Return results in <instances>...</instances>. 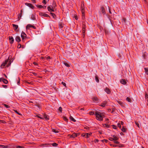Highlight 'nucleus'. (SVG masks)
Here are the masks:
<instances>
[{
  "label": "nucleus",
  "instance_id": "nucleus-39",
  "mask_svg": "<svg viewBox=\"0 0 148 148\" xmlns=\"http://www.w3.org/2000/svg\"><path fill=\"white\" fill-rule=\"evenodd\" d=\"M101 141L103 142H105L106 143H107L108 141V140H107L104 139L103 140H101Z\"/></svg>",
  "mask_w": 148,
  "mask_h": 148
},
{
  "label": "nucleus",
  "instance_id": "nucleus-34",
  "mask_svg": "<svg viewBox=\"0 0 148 148\" xmlns=\"http://www.w3.org/2000/svg\"><path fill=\"white\" fill-rule=\"evenodd\" d=\"M82 137H84L86 138V133H83L82 134Z\"/></svg>",
  "mask_w": 148,
  "mask_h": 148
},
{
  "label": "nucleus",
  "instance_id": "nucleus-13",
  "mask_svg": "<svg viewBox=\"0 0 148 148\" xmlns=\"http://www.w3.org/2000/svg\"><path fill=\"white\" fill-rule=\"evenodd\" d=\"M9 39L10 41V43L11 44H12L13 43L14 40L13 37H9Z\"/></svg>",
  "mask_w": 148,
  "mask_h": 148
},
{
  "label": "nucleus",
  "instance_id": "nucleus-45",
  "mask_svg": "<svg viewBox=\"0 0 148 148\" xmlns=\"http://www.w3.org/2000/svg\"><path fill=\"white\" fill-rule=\"evenodd\" d=\"M112 127L113 129H116V126L115 125H112Z\"/></svg>",
  "mask_w": 148,
  "mask_h": 148
},
{
  "label": "nucleus",
  "instance_id": "nucleus-26",
  "mask_svg": "<svg viewBox=\"0 0 148 148\" xmlns=\"http://www.w3.org/2000/svg\"><path fill=\"white\" fill-rule=\"evenodd\" d=\"M70 119L72 121H73V122H75L76 121V120H75L74 119L73 117L71 116L70 117Z\"/></svg>",
  "mask_w": 148,
  "mask_h": 148
},
{
  "label": "nucleus",
  "instance_id": "nucleus-59",
  "mask_svg": "<svg viewBox=\"0 0 148 148\" xmlns=\"http://www.w3.org/2000/svg\"><path fill=\"white\" fill-rule=\"evenodd\" d=\"M68 136H69L70 137V138H73L72 135L69 134V135H68Z\"/></svg>",
  "mask_w": 148,
  "mask_h": 148
},
{
  "label": "nucleus",
  "instance_id": "nucleus-50",
  "mask_svg": "<svg viewBox=\"0 0 148 148\" xmlns=\"http://www.w3.org/2000/svg\"><path fill=\"white\" fill-rule=\"evenodd\" d=\"M62 108L61 107H60L59 108V110L61 112H62Z\"/></svg>",
  "mask_w": 148,
  "mask_h": 148
},
{
  "label": "nucleus",
  "instance_id": "nucleus-6",
  "mask_svg": "<svg viewBox=\"0 0 148 148\" xmlns=\"http://www.w3.org/2000/svg\"><path fill=\"white\" fill-rule=\"evenodd\" d=\"M39 14L41 16H43L45 17H50L47 14L42 12H40L39 13Z\"/></svg>",
  "mask_w": 148,
  "mask_h": 148
},
{
  "label": "nucleus",
  "instance_id": "nucleus-35",
  "mask_svg": "<svg viewBox=\"0 0 148 148\" xmlns=\"http://www.w3.org/2000/svg\"><path fill=\"white\" fill-rule=\"evenodd\" d=\"M92 99L93 101H97L98 100V99L96 97H94Z\"/></svg>",
  "mask_w": 148,
  "mask_h": 148
},
{
  "label": "nucleus",
  "instance_id": "nucleus-24",
  "mask_svg": "<svg viewBox=\"0 0 148 148\" xmlns=\"http://www.w3.org/2000/svg\"><path fill=\"white\" fill-rule=\"evenodd\" d=\"M31 19L32 20H34L35 19V15L34 14H32L31 17Z\"/></svg>",
  "mask_w": 148,
  "mask_h": 148
},
{
  "label": "nucleus",
  "instance_id": "nucleus-5",
  "mask_svg": "<svg viewBox=\"0 0 148 148\" xmlns=\"http://www.w3.org/2000/svg\"><path fill=\"white\" fill-rule=\"evenodd\" d=\"M32 27L34 29H36V27L33 26V25H32L31 24H29L27 25L26 27V29H29L30 28Z\"/></svg>",
  "mask_w": 148,
  "mask_h": 148
},
{
  "label": "nucleus",
  "instance_id": "nucleus-47",
  "mask_svg": "<svg viewBox=\"0 0 148 148\" xmlns=\"http://www.w3.org/2000/svg\"><path fill=\"white\" fill-rule=\"evenodd\" d=\"M89 114L91 115H93L94 114V112H92V111L91 112H89Z\"/></svg>",
  "mask_w": 148,
  "mask_h": 148
},
{
  "label": "nucleus",
  "instance_id": "nucleus-56",
  "mask_svg": "<svg viewBox=\"0 0 148 148\" xmlns=\"http://www.w3.org/2000/svg\"><path fill=\"white\" fill-rule=\"evenodd\" d=\"M121 125L120 124V123H118V126L119 127V128H121Z\"/></svg>",
  "mask_w": 148,
  "mask_h": 148
},
{
  "label": "nucleus",
  "instance_id": "nucleus-9",
  "mask_svg": "<svg viewBox=\"0 0 148 148\" xmlns=\"http://www.w3.org/2000/svg\"><path fill=\"white\" fill-rule=\"evenodd\" d=\"M22 10H21L20 11V13L19 14H18V21L21 18L22 16Z\"/></svg>",
  "mask_w": 148,
  "mask_h": 148
},
{
  "label": "nucleus",
  "instance_id": "nucleus-14",
  "mask_svg": "<svg viewBox=\"0 0 148 148\" xmlns=\"http://www.w3.org/2000/svg\"><path fill=\"white\" fill-rule=\"evenodd\" d=\"M25 4L32 9H33L34 8V6L31 3H26Z\"/></svg>",
  "mask_w": 148,
  "mask_h": 148
},
{
  "label": "nucleus",
  "instance_id": "nucleus-53",
  "mask_svg": "<svg viewBox=\"0 0 148 148\" xmlns=\"http://www.w3.org/2000/svg\"><path fill=\"white\" fill-rule=\"evenodd\" d=\"M147 54V53H145L143 55V56L145 58V56H146Z\"/></svg>",
  "mask_w": 148,
  "mask_h": 148
},
{
  "label": "nucleus",
  "instance_id": "nucleus-10",
  "mask_svg": "<svg viewBox=\"0 0 148 148\" xmlns=\"http://www.w3.org/2000/svg\"><path fill=\"white\" fill-rule=\"evenodd\" d=\"M101 10L102 14H106V11L104 8L103 7H101Z\"/></svg>",
  "mask_w": 148,
  "mask_h": 148
},
{
  "label": "nucleus",
  "instance_id": "nucleus-58",
  "mask_svg": "<svg viewBox=\"0 0 148 148\" xmlns=\"http://www.w3.org/2000/svg\"><path fill=\"white\" fill-rule=\"evenodd\" d=\"M74 18L76 20H77L78 19V17L77 16H74Z\"/></svg>",
  "mask_w": 148,
  "mask_h": 148
},
{
  "label": "nucleus",
  "instance_id": "nucleus-11",
  "mask_svg": "<svg viewBox=\"0 0 148 148\" xmlns=\"http://www.w3.org/2000/svg\"><path fill=\"white\" fill-rule=\"evenodd\" d=\"M107 104V102L106 101H104L103 103H102L100 105V106L103 107H104Z\"/></svg>",
  "mask_w": 148,
  "mask_h": 148
},
{
  "label": "nucleus",
  "instance_id": "nucleus-2",
  "mask_svg": "<svg viewBox=\"0 0 148 148\" xmlns=\"http://www.w3.org/2000/svg\"><path fill=\"white\" fill-rule=\"evenodd\" d=\"M11 63V61L8 59L3 62L1 66V68H4L5 66L6 67H8L10 65Z\"/></svg>",
  "mask_w": 148,
  "mask_h": 148
},
{
  "label": "nucleus",
  "instance_id": "nucleus-28",
  "mask_svg": "<svg viewBox=\"0 0 148 148\" xmlns=\"http://www.w3.org/2000/svg\"><path fill=\"white\" fill-rule=\"evenodd\" d=\"M118 103L121 106H123V103L122 101H117Z\"/></svg>",
  "mask_w": 148,
  "mask_h": 148
},
{
  "label": "nucleus",
  "instance_id": "nucleus-33",
  "mask_svg": "<svg viewBox=\"0 0 148 148\" xmlns=\"http://www.w3.org/2000/svg\"><path fill=\"white\" fill-rule=\"evenodd\" d=\"M63 119L66 121L67 122L68 121V119L65 116L63 117Z\"/></svg>",
  "mask_w": 148,
  "mask_h": 148
},
{
  "label": "nucleus",
  "instance_id": "nucleus-43",
  "mask_svg": "<svg viewBox=\"0 0 148 148\" xmlns=\"http://www.w3.org/2000/svg\"><path fill=\"white\" fill-rule=\"evenodd\" d=\"M52 145L53 146H56L58 145V144L56 143H53L52 144Z\"/></svg>",
  "mask_w": 148,
  "mask_h": 148
},
{
  "label": "nucleus",
  "instance_id": "nucleus-19",
  "mask_svg": "<svg viewBox=\"0 0 148 148\" xmlns=\"http://www.w3.org/2000/svg\"><path fill=\"white\" fill-rule=\"evenodd\" d=\"M92 133L91 132H89L88 133H86V138H89L92 135Z\"/></svg>",
  "mask_w": 148,
  "mask_h": 148
},
{
  "label": "nucleus",
  "instance_id": "nucleus-21",
  "mask_svg": "<svg viewBox=\"0 0 148 148\" xmlns=\"http://www.w3.org/2000/svg\"><path fill=\"white\" fill-rule=\"evenodd\" d=\"M2 81L5 84H6L8 83V81L5 79H4V78H3L2 80Z\"/></svg>",
  "mask_w": 148,
  "mask_h": 148
},
{
  "label": "nucleus",
  "instance_id": "nucleus-16",
  "mask_svg": "<svg viewBox=\"0 0 148 148\" xmlns=\"http://www.w3.org/2000/svg\"><path fill=\"white\" fill-rule=\"evenodd\" d=\"M37 7L38 8H43L44 9H45L46 8V6H45V5L42 6V5H38Z\"/></svg>",
  "mask_w": 148,
  "mask_h": 148
},
{
  "label": "nucleus",
  "instance_id": "nucleus-52",
  "mask_svg": "<svg viewBox=\"0 0 148 148\" xmlns=\"http://www.w3.org/2000/svg\"><path fill=\"white\" fill-rule=\"evenodd\" d=\"M145 97L146 99H148V95H147V93H146L145 94Z\"/></svg>",
  "mask_w": 148,
  "mask_h": 148
},
{
  "label": "nucleus",
  "instance_id": "nucleus-41",
  "mask_svg": "<svg viewBox=\"0 0 148 148\" xmlns=\"http://www.w3.org/2000/svg\"><path fill=\"white\" fill-rule=\"evenodd\" d=\"M64 64L65 66L67 67H69L70 66L66 62H64Z\"/></svg>",
  "mask_w": 148,
  "mask_h": 148
},
{
  "label": "nucleus",
  "instance_id": "nucleus-31",
  "mask_svg": "<svg viewBox=\"0 0 148 148\" xmlns=\"http://www.w3.org/2000/svg\"><path fill=\"white\" fill-rule=\"evenodd\" d=\"M52 131L55 133H58L59 132V131L58 130L54 129L52 130Z\"/></svg>",
  "mask_w": 148,
  "mask_h": 148
},
{
  "label": "nucleus",
  "instance_id": "nucleus-48",
  "mask_svg": "<svg viewBox=\"0 0 148 148\" xmlns=\"http://www.w3.org/2000/svg\"><path fill=\"white\" fill-rule=\"evenodd\" d=\"M99 141V140L97 139H95L94 140V142L95 143H98Z\"/></svg>",
  "mask_w": 148,
  "mask_h": 148
},
{
  "label": "nucleus",
  "instance_id": "nucleus-63",
  "mask_svg": "<svg viewBox=\"0 0 148 148\" xmlns=\"http://www.w3.org/2000/svg\"><path fill=\"white\" fill-rule=\"evenodd\" d=\"M33 64L35 65H38V64L36 62H33Z\"/></svg>",
  "mask_w": 148,
  "mask_h": 148
},
{
  "label": "nucleus",
  "instance_id": "nucleus-37",
  "mask_svg": "<svg viewBox=\"0 0 148 148\" xmlns=\"http://www.w3.org/2000/svg\"><path fill=\"white\" fill-rule=\"evenodd\" d=\"M15 147H13L14 148ZM15 147H16V148H23L24 147L21 146H17Z\"/></svg>",
  "mask_w": 148,
  "mask_h": 148
},
{
  "label": "nucleus",
  "instance_id": "nucleus-18",
  "mask_svg": "<svg viewBox=\"0 0 148 148\" xmlns=\"http://www.w3.org/2000/svg\"><path fill=\"white\" fill-rule=\"evenodd\" d=\"M12 26L13 27L14 29V30H16L18 28V25L13 24Z\"/></svg>",
  "mask_w": 148,
  "mask_h": 148
},
{
  "label": "nucleus",
  "instance_id": "nucleus-30",
  "mask_svg": "<svg viewBox=\"0 0 148 148\" xmlns=\"http://www.w3.org/2000/svg\"><path fill=\"white\" fill-rule=\"evenodd\" d=\"M135 123L136 125L139 128H140V125H139V123L138 122L135 121Z\"/></svg>",
  "mask_w": 148,
  "mask_h": 148
},
{
  "label": "nucleus",
  "instance_id": "nucleus-20",
  "mask_svg": "<svg viewBox=\"0 0 148 148\" xmlns=\"http://www.w3.org/2000/svg\"><path fill=\"white\" fill-rule=\"evenodd\" d=\"M0 147L2 148H9L10 147L8 145H0Z\"/></svg>",
  "mask_w": 148,
  "mask_h": 148
},
{
  "label": "nucleus",
  "instance_id": "nucleus-17",
  "mask_svg": "<svg viewBox=\"0 0 148 148\" xmlns=\"http://www.w3.org/2000/svg\"><path fill=\"white\" fill-rule=\"evenodd\" d=\"M120 82L122 84H125L126 83V82L124 79H122L120 81Z\"/></svg>",
  "mask_w": 148,
  "mask_h": 148
},
{
  "label": "nucleus",
  "instance_id": "nucleus-44",
  "mask_svg": "<svg viewBox=\"0 0 148 148\" xmlns=\"http://www.w3.org/2000/svg\"><path fill=\"white\" fill-rule=\"evenodd\" d=\"M109 140H110V141H112L113 140H114L113 138L112 137H110L109 138Z\"/></svg>",
  "mask_w": 148,
  "mask_h": 148
},
{
  "label": "nucleus",
  "instance_id": "nucleus-40",
  "mask_svg": "<svg viewBox=\"0 0 148 148\" xmlns=\"http://www.w3.org/2000/svg\"><path fill=\"white\" fill-rule=\"evenodd\" d=\"M14 111L15 112L17 113V114L19 115H22L20 113H19L17 111V110H14Z\"/></svg>",
  "mask_w": 148,
  "mask_h": 148
},
{
  "label": "nucleus",
  "instance_id": "nucleus-3",
  "mask_svg": "<svg viewBox=\"0 0 148 148\" xmlns=\"http://www.w3.org/2000/svg\"><path fill=\"white\" fill-rule=\"evenodd\" d=\"M81 7V12L82 14L83 18V16L84 15V6L83 2H82Z\"/></svg>",
  "mask_w": 148,
  "mask_h": 148
},
{
  "label": "nucleus",
  "instance_id": "nucleus-7",
  "mask_svg": "<svg viewBox=\"0 0 148 148\" xmlns=\"http://www.w3.org/2000/svg\"><path fill=\"white\" fill-rule=\"evenodd\" d=\"M21 36V37L23 40L26 38V34H25V33L24 32H22Z\"/></svg>",
  "mask_w": 148,
  "mask_h": 148
},
{
  "label": "nucleus",
  "instance_id": "nucleus-36",
  "mask_svg": "<svg viewBox=\"0 0 148 148\" xmlns=\"http://www.w3.org/2000/svg\"><path fill=\"white\" fill-rule=\"evenodd\" d=\"M44 117L46 120H48L49 119V118H48V116L46 114L44 115Z\"/></svg>",
  "mask_w": 148,
  "mask_h": 148
},
{
  "label": "nucleus",
  "instance_id": "nucleus-49",
  "mask_svg": "<svg viewBox=\"0 0 148 148\" xmlns=\"http://www.w3.org/2000/svg\"><path fill=\"white\" fill-rule=\"evenodd\" d=\"M82 27H83V29H85V28H86V25H85V24H83Z\"/></svg>",
  "mask_w": 148,
  "mask_h": 148
},
{
  "label": "nucleus",
  "instance_id": "nucleus-51",
  "mask_svg": "<svg viewBox=\"0 0 148 148\" xmlns=\"http://www.w3.org/2000/svg\"><path fill=\"white\" fill-rule=\"evenodd\" d=\"M114 143L116 144H119V142L116 141V140H114Z\"/></svg>",
  "mask_w": 148,
  "mask_h": 148
},
{
  "label": "nucleus",
  "instance_id": "nucleus-23",
  "mask_svg": "<svg viewBox=\"0 0 148 148\" xmlns=\"http://www.w3.org/2000/svg\"><path fill=\"white\" fill-rule=\"evenodd\" d=\"M145 74H146L147 75H148V68H145Z\"/></svg>",
  "mask_w": 148,
  "mask_h": 148
},
{
  "label": "nucleus",
  "instance_id": "nucleus-54",
  "mask_svg": "<svg viewBox=\"0 0 148 148\" xmlns=\"http://www.w3.org/2000/svg\"><path fill=\"white\" fill-rule=\"evenodd\" d=\"M62 84H63L64 86H66V84L65 83V82H62Z\"/></svg>",
  "mask_w": 148,
  "mask_h": 148
},
{
  "label": "nucleus",
  "instance_id": "nucleus-1",
  "mask_svg": "<svg viewBox=\"0 0 148 148\" xmlns=\"http://www.w3.org/2000/svg\"><path fill=\"white\" fill-rule=\"evenodd\" d=\"M95 115L96 119L99 121H102L103 118L104 117V115L103 113H101L97 111H95Z\"/></svg>",
  "mask_w": 148,
  "mask_h": 148
},
{
  "label": "nucleus",
  "instance_id": "nucleus-25",
  "mask_svg": "<svg viewBox=\"0 0 148 148\" xmlns=\"http://www.w3.org/2000/svg\"><path fill=\"white\" fill-rule=\"evenodd\" d=\"M59 27L60 29L62 28L63 27V25L61 23L59 24Z\"/></svg>",
  "mask_w": 148,
  "mask_h": 148
},
{
  "label": "nucleus",
  "instance_id": "nucleus-61",
  "mask_svg": "<svg viewBox=\"0 0 148 148\" xmlns=\"http://www.w3.org/2000/svg\"><path fill=\"white\" fill-rule=\"evenodd\" d=\"M108 9H109V13L110 14H112V13H111V12L110 10V8H109V6H108Z\"/></svg>",
  "mask_w": 148,
  "mask_h": 148
},
{
  "label": "nucleus",
  "instance_id": "nucleus-46",
  "mask_svg": "<svg viewBox=\"0 0 148 148\" xmlns=\"http://www.w3.org/2000/svg\"><path fill=\"white\" fill-rule=\"evenodd\" d=\"M122 21L124 23H126V19L125 18H123L122 19Z\"/></svg>",
  "mask_w": 148,
  "mask_h": 148
},
{
  "label": "nucleus",
  "instance_id": "nucleus-15",
  "mask_svg": "<svg viewBox=\"0 0 148 148\" xmlns=\"http://www.w3.org/2000/svg\"><path fill=\"white\" fill-rule=\"evenodd\" d=\"M15 40L18 42H19L21 40L20 37L18 36H16L15 38Z\"/></svg>",
  "mask_w": 148,
  "mask_h": 148
},
{
  "label": "nucleus",
  "instance_id": "nucleus-57",
  "mask_svg": "<svg viewBox=\"0 0 148 148\" xmlns=\"http://www.w3.org/2000/svg\"><path fill=\"white\" fill-rule=\"evenodd\" d=\"M21 47V44H18V48H20Z\"/></svg>",
  "mask_w": 148,
  "mask_h": 148
},
{
  "label": "nucleus",
  "instance_id": "nucleus-22",
  "mask_svg": "<svg viewBox=\"0 0 148 148\" xmlns=\"http://www.w3.org/2000/svg\"><path fill=\"white\" fill-rule=\"evenodd\" d=\"M113 137L114 140H116L119 139L118 137H117L115 135H114L113 136Z\"/></svg>",
  "mask_w": 148,
  "mask_h": 148
},
{
  "label": "nucleus",
  "instance_id": "nucleus-8",
  "mask_svg": "<svg viewBox=\"0 0 148 148\" xmlns=\"http://www.w3.org/2000/svg\"><path fill=\"white\" fill-rule=\"evenodd\" d=\"M79 135V133H73L72 134V137L73 138H74L76 137H77Z\"/></svg>",
  "mask_w": 148,
  "mask_h": 148
},
{
  "label": "nucleus",
  "instance_id": "nucleus-29",
  "mask_svg": "<svg viewBox=\"0 0 148 148\" xmlns=\"http://www.w3.org/2000/svg\"><path fill=\"white\" fill-rule=\"evenodd\" d=\"M95 79L96 82H99V80L98 79V77L97 75L95 76Z\"/></svg>",
  "mask_w": 148,
  "mask_h": 148
},
{
  "label": "nucleus",
  "instance_id": "nucleus-12",
  "mask_svg": "<svg viewBox=\"0 0 148 148\" xmlns=\"http://www.w3.org/2000/svg\"><path fill=\"white\" fill-rule=\"evenodd\" d=\"M104 90L108 94H110L111 92L110 90L107 87L105 88Z\"/></svg>",
  "mask_w": 148,
  "mask_h": 148
},
{
  "label": "nucleus",
  "instance_id": "nucleus-62",
  "mask_svg": "<svg viewBox=\"0 0 148 148\" xmlns=\"http://www.w3.org/2000/svg\"><path fill=\"white\" fill-rule=\"evenodd\" d=\"M37 117L38 118H40V119H43L41 117H40V116H38V115H37Z\"/></svg>",
  "mask_w": 148,
  "mask_h": 148
},
{
  "label": "nucleus",
  "instance_id": "nucleus-42",
  "mask_svg": "<svg viewBox=\"0 0 148 148\" xmlns=\"http://www.w3.org/2000/svg\"><path fill=\"white\" fill-rule=\"evenodd\" d=\"M50 14H51V15H52V16H53V17L54 18H55V17L56 16L55 14H54L52 13H50Z\"/></svg>",
  "mask_w": 148,
  "mask_h": 148
},
{
  "label": "nucleus",
  "instance_id": "nucleus-55",
  "mask_svg": "<svg viewBox=\"0 0 148 148\" xmlns=\"http://www.w3.org/2000/svg\"><path fill=\"white\" fill-rule=\"evenodd\" d=\"M42 3H43L45 5L46 4V2L45 0H43V1H42Z\"/></svg>",
  "mask_w": 148,
  "mask_h": 148
},
{
  "label": "nucleus",
  "instance_id": "nucleus-4",
  "mask_svg": "<svg viewBox=\"0 0 148 148\" xmlns=\"http://www.w3.org/2000/svg\"><path fill=\"white\" fill-rule=\"evenodd\" d=\"M55 5L53 6V7L51 6H49L47 7V9L48 11L50 12H53L54 8H55Z\"/></svg>",
  "mask_w": 148,
  "mask_h": 148
},
{
  "label": "nucleus",
  "instance_id": "nucleus-38",
  "mask_svg": "<svg viewBox=\"0 0 148 148\" xmlns=\"http://www.w3.org/2000/svg\"><path fill=\"white\" fill-rule=\"evenodd\" d=\"M3 105L5 107L7 108H10V106H8L6 104H3Z\"/></svg>",
  "mask_w": 148,
  "mask_h": 148
},
{
  "label": "nucleus",
  "instance_id": "nucleus-64",
  "mask_svg": "<svg viewBox=\"0 0 148 148\" xmlns=\"http://www.w3.org/2000/svg\"><path fill=\"white\" fill-rule=\"evenodd\" d=\"M32 1L33 3H36V1L35 0H31Z\"/></svg>",
  "mask_w": 148,
  "mask_h": 148
},
{
  "label": "nucleus",
  "instance_id": "nucleus-32",
  "mask_svg": "<svg viewBox=\"0 0 148 148\" xmlns=\"http://www.w3.org/2000/svg\"><path fill=\"white\" fill-rule=\"evenodd\" d=\"M121 130L123 132H126V129L123 127L121 129Z\"/></svg>",
  "mask_w": 148,
  "mask_h": 148
},
{
  "label": "nucleus",
  "instance_id": "nucleus-27",
  "mask_svg": "<svg viewBox=\"0 0 148 148\" xmlns=\"http://www.w3.org/2000/svg\"><path fill=\"white\" fill-rule=\"evenodd\" d=\"M126 100L129 102H131V99L129 97H127L126 99Z\"/></svg>",
  "mask_w": 148,
  "mask_h": 148
},
{
  "label": "nucleus",
  "instance_id": "nucleus-60",
  "mask_svg": "<svg viewBox=\"0 0 148 148\" xmlns=\"http://www.w3.org/2000/svg\"><path fill=\"white\" fill-rule=\"evenodd\" d=\"M85 29H82V32L84 34L85 33Z\"/></svg>",
  "mask_w": 148,
  "mask_h": 148
}]
</instances>
